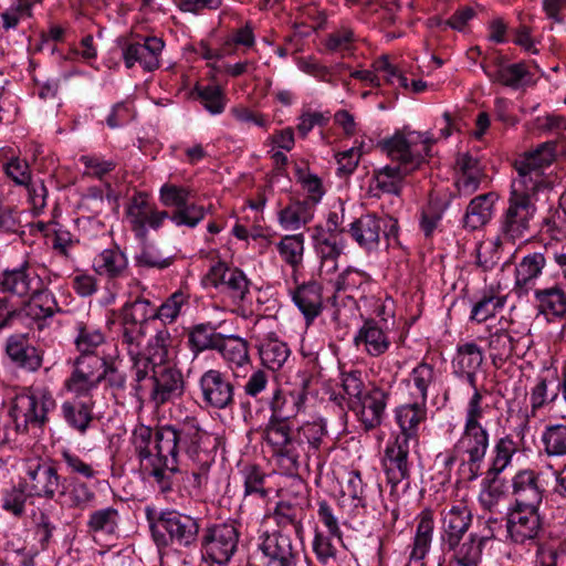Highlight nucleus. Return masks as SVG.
<instances>
[{"instance_id":"nucleus-1","label":"nucleus","mask_w":566,"mask_h":566,"mask_svg":"<svg viewBox=\"0 0 566 566\" xmlns=\"http://www.w3.org/2000/svg\"><path fill=\"white\" fill-rule=\"evenodd\" d=\"M432 140L421 133H396L382 139L378 146L397 166H385L374 171L375 187L382 192L400 195L402 180L418 169L430 155Z\"/></svg>"},{"instance_id":"nucleus-2","label":"nucleus","mask_w":566,"mask_h":566,"mask_svg":"<svg viewBox=\"0 0 566 566\" xmlns=\"http://www.w3.org/2000/svg\"><path fill=\"white\" fill-rule=\"evenodd\" d=\"M326 438V424L319 419L307 421L295 431L291 427L286 431L284 427L276 428L270 436V448L286 473L294 474L298 470L301 454L315 453Z\"/></svg>"},{"instance_id":"nucleus-3","label":"nucleus","mask_w":566,"mask_h":566,"mask_svg":"<svg viewBox=\"0 0 566 566\" xmlns=\"http://www.w3.org/2000/svg\"><path fill=\"white\" fill-rule=\"evenodd\" d=\"M208 440L209 434L195 420H188L179 427L163 426L155 431V448L166 458V467L170 469L175 468L180 451L195 464L210 463L211 457L206 446Z\"/></svg>"},{"instance_id":"nucleus-4","label":"nucleus","mask_w":566,"mask_h":566,"mask_svg":"<svg viewBox=\"0 0 566 566\" xmlns=\"http://www.w3.org/2000/svg\"><path fill=\"white\" fill-rule=\"evenodd\" d=\"M151 537L158 548L176 546L190 548L197 545L199 534L198 520L177 511L157 513L153 507L145 510Z\"/></svg>"},{"instance_id":"nucleus-5","label":"nucleus","mask_w":566,"mask_h":566,"mask_svg":"<svg viewBox=\"0 0 566 566\" xmlns=\"http://www.w3.org/2000/svg\"><path fill=\"white\" fill-rule=\"evenodd\" d=\"M533 195L532 190L512 184L509 207L501 219V238L514 241L526 235L530 230V221L536 210L532 202Z\"/></svg>"},{"instance_id":"nucleus-6","label":"nucleus","mask_w":566,"mask_h":566,"mask_svg":"<svg viewBox=\"0 0 566 566\" xmlns=\"http://www.w3.org/2000/svg\"><path fill=\"white\" fill-rule=\"evenodd\" d=\"M398 220L388 214L367 213L350 223L349 233L357 244L367 250H376L382 234L387 245L399 244Z\"/></svg>"},{"instance_id":"nucleus-7","label":"nucleus","mask_w":566,"mask_h":566,"mask_svg":"<svg viewBox=\"0 0 566 566\" xmlns=\"http://www.w3.org/2000/svg\"><path fill=\"white\" fill-rule=\"evenodd\" d=\"M240 532L234 523L213 524L203 531L200 538L205 562L228 566L238 551Z\"/></svg>"},{"instance_id":"nucleus-8","label":"nucleus","mask_w":566,"mask_h":566,"mask_svg":"<svg viewBox=\"0 0 566 566\" xmlns=\"http://www.w3.org/2000/svg\"><path fill=\"white\" fill-rule=\"evenodd\" d=\"M259 549L266 558L268 566H301L307 563L302 545L294 544L292 538L281 531L264 533Z\"/></svg>"},{"instance_id":"nucleus-9","label":"nucleus","mask_w":566,"mask_h":566,"mask_svg":"<svg viewBox=\"0 0 566 566\" xmlns=\"http://www.w3.org/2000/svg\"><path fill=\"white\" fill-rule=\"evenodd\" d=\"M557 143L546 142L541 144L535 150L524 154L523 157L515 160V169L518 172V179L513 184L532 190L533 193L542 180V169L553 163L555 159Z\"/></svg>"},{"instance_id":"nucleus-10","label":"nucleus","mask_w":566,"mask_h":566,"mask_svg":"<svg viewBox=\"0 0 566 566\" xmlns=\"http://www.w3.org/2000/svg\"><path fill=\"white\" fill-rule=\"evenodd\" d=\"M54 401L51 397L42 395H21L14 399L10 415L20 432H27L30 427L40 428L48 420V412Z\"/></svg>"},{"instance_id":"nucleus-11","label":"nucleus","mask_w":566,"mask_h":566,"mask_svg":"<svg viewBox=\"0 0 566 566\" xmlns=\"http://www.w3.org/2000/svg\"><path fill=\"white\" fill-rule=\"evenodd\" d=\"M202 401L218 410L231 409L234 405V386L227 373L219 369L205 371L199 379Z\"/></svg>"},{"instance_id":"nucleus-12","label":"nucleus","mask_w":566,"mask_h":566,"mask_svg":"<svg viewBox=\"0 0 566 566\" xmlns=\"http://www.w3.org/2000/svg\"><path fill=\"white\" fill-rule=\"evenodd\" d=\"M149 382V399L156 408L180 398L185 390L181 371L171 365L159 364L150 375Z\"/></svg>"},{"instance_id":"nucleus-13","label":"nucleus","mask_w":566,"mask_h":566,"mask_svg":"<svg viewBox=\"0 0 566 566\" xmlns=\"http://www.w3.org/2000/svg\"><path fill=\"white\" fill-rule=\"evenodd\" d=\"M304 402L301 392H283L276 389L270 402L272 415L262 429V439L270 447V436L276 428L284 427V431L290 428L289 420L296 417Z\"/></svg>"},{"instance_id":"nucleus-14","label":"nucleus","mask_w":566,"mask_h":566,"mask_svg":"<svg viewBox=\"0 0 566 566\" xmlns=\"http://www.w3.org/2000/svg\"><path fill=\"white\" fill-rule=\"evenodd\" d=\"M205 283L229 294L234 303H241L249 293L250 281L237 268H229L224 262H217L203 279Z\"/></svg>"},{"instance_id":"nucleus-15","label":"nucleus","mask_w":566,"mask_h":566,"mask_svg":"<svg viewBox=\"0 0 566 566\" xmlns=\"http://www.w3.org/2000/svg\"><path fill=\"white\" fill-rule=\"evenodd\" d=\"M59 305L55 296L49 290L36 289L32 292L28 301L22 302L18 312L21 323L35 324L39 331L46 327V319L59 312Z\"/></svg>"},{"instance_id":"nucleus-16","label":"nucleus","mask_w":566,"mask_h":566,"mask_svg":"<svg viewBox=\"0 0 566 566\" xmlns=\"http://www.w3.org/2000/svg\"><path fill=\"white\" fill-rule=\"evenodd\" d=\"M59 305L55 296L49 290L36 289L32 292L28 301L22 302L18 312L21 323L35 324L39 331L46 327V319L59 312Z\"/></svg>"},{"instance_id":"nucleus-17","label":"nucleus","mask_w":566,"mask_h":566,"mask_svg":"<svg viewBox=\"0 0 566 566\" xmlns=\"http://www.w3.org/2000/svg\"><path fill=\"white\" fill-rule=\"evenodd\" d=\"M460 443L468 459L462 467L468 470L467 479L472 481L481 473V467L489 448V433L484 427L464 426Z\"/></svg>"},{"instance_id":"nucleus-18","label":"nucleus","mask_w":566,"mask_h":566,"mask_svg":"<svg viewBox=\"0 0 566 566\" xmlns=\"http://www.w3.org/2000/svg\"><path fill=\"white\" fill-rule=\"evenodd\" d=\"M506 530L516 544L533 542L542 532V520L538 509L514 506L506 520Z\"/></svg>"},{"instance_id":"nucleus-19","label":"nucleus","mask_w":566,"mask_h":566,"mask_svg":"<svg viewBox=\"0 0 566 566\" xmlns=\"http://www.w3.org/2000/svg\"><path fill=\"white\" fill-rule=\"evenodd\" d=\"M516 507L538 509L545 493L542 474L531 470H520L512 479Z\"/></svg>"},{"instance_id":"nucleus-20","label":"nucleus","mask_w":566,"mask_h":566,"mask_svg":"<svg viewBox=\"0 0 566 566\" xmlns=\"http://www.w3.org/2000/svg\"><path fill=\"white\" fill-rule=\"evenodd\" d=\"M387 399L388 392L374 386L358 400L353 399V402H349V409L357 413L366 430H371L380 426Z\"/></svg>"},{"instance_id":"nucleus-21","label":"nucleus","mask_w":566,"mask_h":566,"mask_svg":"<svg viewBox=\"0 0 566 566\" xmlns=\"http://www.w3.org/2000/svg\"><path fill=\"white\" fill-rule=\"evenodd\" d=\"M408 455V436H397L395 441L386 447L382 464L392 489L410 476Z\"/></svg>"},{"instance_id":"nucleus-22","label":"nucleus","mask_w":566,"mask_h":566,"mask_svg":"<svg viewBox=\"0 0 566 566\" xmlns=\"http://www.w3.org/2000/svg\"><path fill=\"white\" fill-rule=\"evenodd\" d=\"M60 485L56 469L46 462H35L28 467L25 490L30 495L53 499Z\"/></svg>"},{"instance_id":"nucleus-23","label":"nucleus","mask_w":566,"mask_h":566,"mask_svg":"<svg viewBox=\"0 0 566 566\" xmlns=\"http://www.w3.org/2000/svg\"><path fill=\"white\" fill-rule=\"evenodd\" d=\"M4 352L19 368L36 371L42 366V353L29 340L28 334H12L7 338Z\"/></svg>"},{"instance_id":"nucleus-24","label":"nucleus","mask_w":566,"mask_h":566,"mask_svg":"<svg viewBox=\"0 0 566 566\" xmlns=\"http://www.w3.org/2000/svg\"><path fill=\"white\" fill-rule=\"evenodd\" d=\"M127 214L133 231L140 239L146 238V226L158 229L165 219L169 218L167 211H158L151 207L146 200L135 198L128 207Z\"/></svg>"},{"instance_id":"nucleus-25","label":"nucleus","mask_w":566,"mask_h":566,"mask_svg":"<svg viewBox=\"0 0 566 566\" xmlns=\"http://www.w3.org/2000/svg\"><path fill=\"white\" fill-rule=\"evenodd\" d=\"M164 49V41L156 36L145 40V43H132L124 50L125 65L130 69L138 62L145 70L153 71L159 66V54Z\"/></svg>"},{"instance_id":"nucleus-26","label":"nucleus","mask_w":566,"mask_h":566,"mask_svg":"<svg viewBox=\"0 0 566 566\" xmlns=\"http://www.w3.org/2000/svg\"><path fill=\"white\" fill-rule=\"evenodd\" d=\"M488 537L470 533L465 538L455 539V543L446 544L444 552L452 553V562L457 566H478L481 562L482 551Z\"/></svg>"},{"instance_id":"nucleus-27","label":"nucleus","mask_w":566,"mask_h":566,"mask_svg":"<svg viewBox=\"0 0 566 566\" xmlns=\"http://www.w3.org/2000/svg\"><path fill=\"white\" fill-rule=\"evenodd\" d=\"M472 522L471 512L467 506H452L449 511L442 512L441 518V545H452L455 539H462Z\"/></svg>"},{"instance_id":"nucleus-28","label":"nucleus","mask_w":566,"mask_h":566,"mask_svg":"<svg viewBox=\"0 0 566 566\" xmlns=\"http://www.w3.org/2000/svg\"><path fill=\"white\" fill-rule=\"evenodd\" d=\"M322 286L315 281L303 283L292 292V300L303 314L307 325L323 311Z\"/></svg>"},{"instance_id":"nucleus-29","label":"nucleus","mask_w":566,"mask_h":566,"mask_svg":"<svg viewBox=\"0 0 566 566\" xmlns=\"http://www.w3.org/2000/svg\"><path fill=\"white\" fill-rule=\"evenodd\" d=\"M545 264V256L539 252L527 254L522 259L515 270L514 292L518 297L527 295L534 287V281L542 273Z\"/></svg>"},{"instance_id":"nucleus-30","label":"nucleus","mask_w":566,"mask_h":566,"mask_svg":"<svg viewBox=\"0 0 566 566\" xmlns=\"http://www.w3.org/2000/svg\"><path fill=\"white\" fill-rule=\"evenodd\" d=\"M94 402L80 399L69 400L62 403L61 413L67 426L85 434L94 421Z\"/></svg>"},{"instance_id":"nucleus-31","label":"nucleus","mask_w":566,"mask_h":566,"mask_svg":"<svg viewBox=\"0 0 566 566\" xmlns=\"http://www.w3.org/2000/svg\"><path fill=\"white\" fill-rule=\"evenodd\" d=\"M35 281H39V277L30 271L27 263L18 269L4 270L0 275L1 290L19 297L32 294Z\"/></svg>"},{"instance_id":"nucleus-32","label":"nucleus","mask_w":566,"mask_h":566,"mask_svg":"<svg viewBox=\"0 0 566 566\" xmlns=\"http://www.w3.org/2000/svg\"><path fill=\"white\" fill-rule=\"evenodd\" d=\"M534 305L538 314L562 318L566 315V293L557 285L535 289Z\"/></svg>"},{"instance_id":"nucleus-33","label":"nucleus","mask_w":566,"mask_h":566,"mask_svg":"<svg viewBox=\"0 0 566 566\" xmlns=\"http://www.w3.org/2000/svg\"><path fill=\"white\" fill-rule=\"evenodd\" d=\"M499 199L495 192L479 195L473 198L463 217V226L476 230L486 224L492 217L494 203Z\"/></svg>"},{"instance_id":"nucleus-34","label":"nucleus","mask_w":566,"mask_h":566,"mask_svg":"<svg viewBox=\"0 0 566 566\" xmlns=\"http://www.w3.org/2000/svg\"><path fill=\"white\" fill-rule=\"evenodd\" d=\"M354 344L357 348L360 346L371 356H380L390 345L385 332L374 319H367L354 337Z\"/></svg>"},{"instance_id":"nucleus-35","label":"nucleus","mask_w":566,"mask_h":566,"mask_svg":"<svg viewBox=\"0 0 566 566\" xmlns=\"http://www.w3.org/2000/svg\"><path fill=\"white\" fill-rule=\"evenodd\" d=\"M482 69L492 82L512 88H517L521 81L528 74L525 63L504 65L500 57L491 65H482Z\"/></svg>"},{"instance_id":"nucleus-36","label":"nucleus","mask_w":566,"mask_h":566,"mask_svg":"<svg viewBox=\"0 0 566 566\" xmlns=\"http://www.w3.org/2000/svg\"><path fill=\"white\" fill-rule=\"evenodd\" d=\"M32 523L41 547L46 548L60 523V511L53 505L39 507L38 511L32 514Z\"/></svg>"},{"instance_id":"nucleus-37","label":"nucleus","mask_w":566,"mask_h":566,"mask_svg":"<svg viewBox=\"0 0 566 566\" xmlns=\"http://www.w3.org/2000/svg\"><path fill=\"white\" fill-rule=\"evenodd\" d=\"M426 402L415 401L400 406L396 411L397 422L401 429L398 436H408V441L416 439L418 424L426 419Z\"/></svg>"},{"instance_id":"nucleus-38","label":"nucleus","mask_w":566,"mask_h":566,"mask_svg":"<svg viewBox=\"0 0 566 566\" xmlns=\"http://www.w3.org/2000/svg\"><path fill=\"white\" fill-rule=\"evenodd\" d=\"M516 343L517 340L509 329L499 328L490 334L488 346L490 357L496 368L502 367L513 356Z\"/></svg>"},{"instance_id":"nucleus-39","label":"nucleus","mask_w":566,"mask_h":566,"mask_svg":"<svg viewBox=\"0 0 566 566\" xmlns=\"http://www.w3.org/2000/svg\"><path fill=\"white\" fill-rule=\"evenodd\" d=\"M93 268L99 275L119 277L127 269V259L118 248L106 249L95 256Z\"/></svg>"},{"instance_id":"nucleus-40","label":"nucleus","mask_w":566,"mask_h":566,"mask_svg":"<svg viewBox=\"0 0 566 566\" xmlns=\"http://www.w3.org/2000/svg\"><path fill=\"white\" fill-rule=\"evenodd\" d=\"M313 202L294 201L279 213L280 224L286 230H297L308 223L314 216Z\"/></svg>"},{"instance_id":"nucleus-41","label":"nucleus","mask_w":566,"mask_h":566,"mask_svg":"<svg viewBox=\"0 0 566 566\" xmlns=\"http://www.w3.org/2000/svg\"><path fill=\"white\" fill-rule=\"evenodd\" d=\"M433 533V517L430 511H423L420 515L416 535L413 538V546L410 553V560L420 562L427 555L432 541Z\"/></svg>"},{"instance_id":"nucleus-42","label":"nucleus","mask_w":566,"mask_h":566,"mask_svg":"<svg viewBox=\"0 0 566 566\" xmlns=\"http://www.w3.org/2000/svg\"><path fill=\"white\" fill-rule=\"evenodd\" d=\"M304 516L305 512L302 506L285 501L279 502L273 513L274 521L279 527L293 526L296 536L300 538L303 536L302 521Z\"/></svg>"},{"instance_id":"nucleus-43","label":"nucleus","mask_w":566,"mask_h":566,"mask_svg":"<svg viewBox=\"0 0 566 566\" xmlns=\"http://www.w3.org/2000/svg\"><path fill=\"white\" fill-rule=\"evenodd\" d=\"M119 514L114 507H105L91 513L87 532L95 535H112L118 528Z\"/></svg>"},{"instance_id":"nucleus-44","label":"nucleus","mask_w":566,"mask_h":566,"mask_svg":"<svg viewBox=\"0 0 566 566\" xmlns=\"http://www.w3.org/2000/svg\"><path fill=\"white\" fill-rule=\"evenodd\" d=\"M222 337L210 324H198L189 332L188 343L192 352L199 353L206 349H218Z\"/></svg>"},{"instance_id":"nucleus-45","label":"nucleus","mask_w":566,"mask_h":566,"mask_svg":"<svg viewBox=\"0 0 566 566\" xmlns=\"http://www.w3.org/2000/svg\"><path fill=\"white\" fill-rule=\"evenodd\" d=\"M122 319L123 324L146 325L149 319H155V306L150 301L137 297L123 306Z\"/></svg>"},{"instance_id":"nucleus-46","label":"nucleus","mask_w":566,"mask_h":566,"mask_svg":"<svg viewBox=\"0 0 566 566\" xmlns=\"http://www.w3.org/2000/svg\"><path fill=\"white\" fill-rule=\"evenodd\" d=\"M223 358L238 367H242L250 363L248 343L237 336H231L221 339L220 347L218 349Z\"/></svg>"},{"instance_id":"nucleus-47","label":"nucleus","mask_w":566,"mask_h":566,"mask_svg":"<svg viewBox=\"0 0 566 566\" xmlns=\"http://www.w3.org/2000/svg\"><path fill=\"white\" fill-rule=\"evenodd\" d=\"M291 352L287 345L276 339H270L260 347L262 364L271 369H280L287 360Z\"/></svg>"},{"instance_id":"nucleus-48","label":"nucleus","mask_w":566,"mask_h":566,"mask_svg":"<svg viewBox=\"0 0 566 566\" xmlns=\"http://www.w3.org/2000/svg\"><path fill=\"white\" fill-rule=\"evenodd\" d=\"M505 304V297L495 294L493 291L486 292L473 305L471 311V319L483 323L501 310Z\"/></svg>"},{"instance_id":"nucleus-49","label":"nucleus","mask_w":566,"mask_h":566,"mask_svg":"<svg viewBox=\"0 0 566 566\" xmlns=\"http://www.w3.org/2000/svg\"><path fill=\"white\" fill-rule=\"evenodd\" d=\"M516 452V446L511 436H505L497 440L494 447V458L489 469V475L496 478L503 472L512 461L513 454Z\"/></svg>"},{"instance_id":"nucleus-50","label":"nucleus","mask_w":566,"mask_h":566,"mask_svg":"<svg viewBox=\"0 0 566 566\" xmlns=\"http://www.w3.org/2000/svg\"><path fill=\"white\" fill-rule=\"evenodd\" d=\"M159 363L156 358L143 357L136 359L133 366L134 369V384H132L130 395L143 402L144 385L145 380H149L150 375H154V369L157 368Z\"/></svg>"},{"instance_id":"nucleus-51","label":"nucleus","mask_w":566,"mask_h":566,"mask_svg":"<svg viewBox=\"0 0 566 566\" xmlns=\"http://www.w3.org/2000/svg\"><path fill=\"white\" fill-rule=\"evenodd\" d=\"M105 340L104 334L96 327L86 323L77 325L75 345L81 354L94 355L95 349Z\"/></svg>"},{"instance_id":"nucleus-52","label":"nucleus","mask_w":566,"mask_h":566,"mask_svg":"<svg viewBox=\"0 0 566 566\" xmlns=\"http://www.w3.org/2000/svg\"><path fill=\"white\" fill-rule=\"evenodd\" d=\"M544 450L549 457L566 455V426L554 424L545 429L542 436Z\"/></svg>"},{"instance_id":"nucleus-53","label":"nucleus","mask_w":566,"mask_h":566,"mask_svg":"<svg viewBox=\"0 0 566 566\" xmlns=\"http://www.w3.org/2000/svg\"><path fill=\"white\" fill-rule=\"evenodd\" d=\"M454 363L460 370H478L483 363V352L474 342L459 345Z\"/></svg>"},{"instance_id":"nucleus-54","label":"nucleus","mask_w":566,"mask_h":566,"mask_svg":"<svg viewBox=\"0 0 566 566\" xmlns=\"http://www.w3.org/2000/svg\"><path fill=\"white\" fill-rule=\"evenodd\" d=\"M280 255L292 268L301 264L304 251V238L302 234L285 235L277 244Z\"/></svg>"},{"instance_id":"nucleus-55","label":"nucleus","mask_w":566,"mask_h":566,"mask_svg":"<svg viewBox=\"0 0 566 566\" xmlns=\"http://www.w3.org/2000/svg\"><path fill=\"white\" fill-rule=\"evenodd\" d=\"M195 92L208 112L211 114H220L223 112L226 97L223 91L219 86H196Z\"/></svg>"},{"instance_id":"nucleus-56","label":"nucleus","mask_w":566,"mask_h":566,"mask_svg":"<svg viewBox=\"0 0 566 566\" xmlns=\"http://www.w3.org/2000/svg\"><path fill=\"white\" fill-rule=\"evenodd\" d=\"M155 459L151 462L153 469L150 475L159 484L161 491H169L171 489V476L179 471L178 459L176 458L175 468L166 467V458L159 454V449L155 448Z\"/></svg>"},{"instance_id":"nucleus-57","label":"nucleus","mask_w":566,"mask_h":566,"mask_svg":"<svg viewBox=\"0 0 566 566\" xmlns=\"http://www.w3.org/2000/svg\"><path fill=\"white\" fill-rule=\"evenodd\" d=\"M206 216V208L195 203H190L189 200L185 206L176 209L170 219L177 226H186L195 228Z\"/></svg>"},{"instance_id":"nucleus-58","label":"nucleus","mask_w":566,"mask_h":566,"mask_svg":"<svg viewBox=\"0 0 566 566\" xmlns=\"http://www.w3.org/2000/svg\"><path fill=\"white\" fill-rule=\"evenodd\" d=\"M244 496H255L264 500L268 496L265 474L258 467L244 471Z\"/></svg>"},{"instance_id":"nucleus-59","label":"nucleus","mask_w":566,"mask_h":566,"mask_svg":"<svg viewBox=\"0 0 566 566\" xmlns=\"http://www.w3.org/2000/svg\"><path fill=\"white\" fill-rule=\"evenodd\" d=\"M315 248L322 259H338L344 249V242L338 233H326L316 238Z\"/></svg>"},{"instance_id":"nucleus-60","label":"nucleus","mask_w":566,"mask_h":566,"mask_svg":"<svg viewBox=\"0 0 566 566\" xmlns=\"http://www.w3.org/2000/svg\"><path fill=\"white\" fill-rule=\"evenodd\" d=\"M133 443L137 455L144 460L149 459L155 450V433L150 427L138 426L133 432Z\"/></svg>"},{"instance_id":"nucleus-61","label":"nucleus","mask_w":566,"mask_h":566,"mask_svg":"<svg viewBox=\"0 0 566 566\" xmlns=\"http://www.w3.org/2000/svg\"><path fill=\"white\" fill-rule=\"evenodd\" d=\"M98 384V376L91 377V374L86 373V370L74 369L65 381V388L77 396H83L96 388Z\"/></svg>"},{"instance_id":"nucleus-62","label":"nucleus","mask_w":566,"mask_h":566,"mask_svg":"<svg viewBox=\"0 0 566 566\" xmlns=\"http://www.w3.org/2000/svg\"><path fill=\"white\" fill-rule=\"evenodd\" d=\"M62 494H67L70 505L78 509H85L95 499V493L88 488V485L76 479L71 481L67 490L63 491Z\"/></svg>"},{"instance_id":"nucleus-63","label":"nucleus","mask_w":566,"mask_h":566,"mask_svg":"<svg viewBox=\"0 0 566 566\" xmlns=\"http://www.w3.org/2000/svg\"><path fill=\"white\" fill-rule=\"evenodd\" d=\"M434 379V369L431 365L421 363L413 368L410 377V381L418 390V397L422 402L427 401L428 386Z\"/></svg>"},{"instance_id":"nucleus-64","label":"nucleus","mask_w":566,"mask_h":566,"mask_svg":"<svg viewBox=\"0 0 566 566\" xmlns=\"http://www.w3.org/2000/svg\"><path fill=\"white\" fill-rule=\"evenodd\" d=\"M99 384L104 380L115 391H123L126 389L127 377L120 366L115 363H107L103 365V371L98 374Z\"/></svg>"}]
</instances>
